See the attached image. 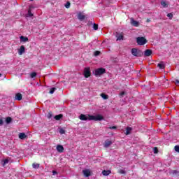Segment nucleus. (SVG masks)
<instances>
[{
    "label": "nucleus",
    "instance_id": "19",
    "mask_svg": "<svg viewBox=\"0 0 179 179\" xmlns=\"http://www.w3.org/2000/svg\"><path fill=\"white\" fill-rule=\"evenodd\" d=\"M32 168H34L35 169H38L40 168V164H36V163H34V164H32Z\"/></svg>",
    "mask_w": 179,
    "mask_h": 179
},
{
    "label": "nucleus",
    "instance_id": "36",
    "mask_svg": "<svg viewBox=\"0 0 179 179\" xmlns=\"http://www.w3.org/2000/svg\"><path fill=\"white\" fill-rule=\"evenodd\" d=\"M64 6H66V8H69L71 6V3L70 2H67L66 3V5H64Z\"/></svg>",
    "mask_w": 179,
    "mask_h": 179
},
{
    "label": "nucleus",
    "instance_id": "20",
    "mask_svg": "<svg viewBox=\"0 0 179 179\" xmlns=\"http://www.w3.org/2000/svg\"><path fill=\"white\" fill-rule=\"evenodd\" d=\"M20 40L22 42H27V41H29V39H28L27 37H24V36H22L20 37Z\"/></svg>",
    "mask_w": 179,
    "mask_h": 179
},
{
    "label": "nucleus",
    "instance_id": "26",
    "mask_svg": "<svg viewBox=\"0 0 179 179\" xmlns=\"http://www.w3.org/2000/svg\"><path fill=\"white\" fill-rule=\"evenodd\" d=\"M36 76H37V73L34 72V73H30V78H35Z\"/></svg>",
    "mask_w": 179,
    "mask_h": 179
},
{
    "label": "nucleus",
    "instance_id": "47",
    "mask_svg": "<svg viewBox=\"0 0 179 179\" xmlns=\"http://www.w3.org/2000/svg\"><path fill=\"white\" fill-rule=\"evenodd\" d=\"M1 76H2V74H1V73H0V77H1Z\"/></svg>",
    "mask_w": 179,
    "mask_h": 179
},
{
    "label": "nucleus",
    "instance_id": "43",
    "mask_svg": "<svg viewBox=\"0 0 179 179\" xmlns=\"http://www.w3.org/2000/svg\"><path fill=\"white\" fill-rule=\"evenodd\" d=\"M8 162H9V160H8V159H4V161H3V164H8Z\"/></svg>",
    "mask_w": 179,
    "mask_h": 179
},
{
    "label": "nucleus",
    "instance_id": "38",
    "mask_svg": "<svg viewBox=\"0 0 179 179\" xmlns=\"http://www.w3.org/2000/svg\"><path fill=\"white\" fill-rule=\"evenodd\" d=\"M117 126H113V127H108V129H117Z\"/></svg>",
    "mask_w": 179,
    "mask_h": 179
},
{
    "label": "nucleus",
    "instance_id": "37",
    "mask_svg": "<svg viewBox=\"0 0 179 179\" xmlns=\"http://www.w3.org/2000/svg\"><path fill=\"white\" fill-rule=\"evenodd\" d=\"M124 94H125V92H122L120 94V97H124Z\"/></svg>",
    "mask_w": 179,
    "mask_h": 179
},
{
    "label": "nucleus",
    "instance_id": "32",
    "mask_svg": "<svg viewBox=\"0 0 179 179\" xmlns=\"http://www.w3.org/2000/svg\"><path fill=\"white\" fill-rule=\"evenodd\" d=\"M52 117V112H49V113H48V115H47V117H48V119H51Z\"/></svg>",
    "mask_w": 179,
    "mask_h": 179
},
{
    "label": "nucleus",
    "instance_id": "35",
    "mask_svg": "<svg viewBox=\"0 0 179 179\" xmlns=\"http://www.w3.org/2000/svg\"><path fill=\"white\" fill-rule=\"evenodd\" d=\"M175 152H179V145H176L174 147Z\"/></svg>",
    "mask_w": 179,
    "mask_h": 179
},
{
    "label": "nucleus",
    "instance_id": "3",
    "mask_svg": "<svg viewBox=\"0 0 179 179\" xmlns=\"http://www.w3.org/2000/svg\"><path fill=\"white\" fill-rule=\"evenodd\" d=\"M136 41L138 45H144L148 43V40H146L143 37H138L136 38Z\"/></svg>",
    "mask_w": 179,
    "mask_h": 179
},
{
    "label": "nucleus",
    "instance_id": "40",
    "mask_svg": "<svg viewBox=\"0 0 179 179\" xmlns=\"http://www.w3.org/2000/svg\"><path fill=\"white\" fill-rule=\"evenodd\" d=\"M28 14H29V17H32L33 16V14L31 13V11L30 10H29Z\"/></svg>",
    "mask_w": 179,
    "mask_h": 179
},
{
    "label": "nucleus",
    "instance_id": "44",
    "mask_svg": "<svg viewBox=\"0 0 179 179\" xmlns=\"http://www.w3.org/2000/svg\"><path fill=\"white\" fill-rule=\"evenodd\" d=\"M3 125V120L2 119H0V126H2Z\"/></svg>",
    "mask_w": 179,
    "mask_h": 179
},
{
    "label": "nucleus",
    "instance_id": "12",
    "mask_svg": "<svg viewBox=\"0 0 179 179\" xmlns=\"http://www.w3.org/2000/svg\"><path fill=\"white\" fill-rule=\"evenodd\" d=\"M80 120L81 121H87V120H88V117H87L85 115L81 114V115H80Z\"/></svg>",
    "mask_w": 179,
    "mask_h": 179
},
{
    "label": "nucleus",
    "instance_id": "34",
    "mask_svg": "<svg viewBox=\"0 0 179 179\" xmlns=\"http://www.w3.org/2000/svg\"><path fill=\"white\" fill-rule=\"evenodd\" d=\"M118 173H119L120 174H125V173H126L125 171H124V170H122V169L119 170V171H118Z\"/></svg>",
    "mask_w": 179,
    "mask_h": 179
},
{
    "label": "nucleus",
    "instance_id": "18",
    "mask_svg": "<svg viewBox=\"0 0 179 179\" xmlns=\"http://www.w3.org/2000/svg\"><path fill=\"white\" fill-rule=\"evenodd\" d=\"M85 18V16L83 14H82V13L78 14V19H79L80 21L84 20Z\"/></svg>",
    "mask_w": 179,
    "mask_h": 179
},
{
    "label": "nucleus",
    "instance_id": "13",
    "mask_svg": "<svg viewBox=\"0 0 179 179\" xmlns=\"http://www.w3.org/2000/svg\"><path fill=\"white\" fill-rule=\"evenodd\" d=\"M27 137V136L25 134V133H20V134L18 135V138H20V139H25Z\"/></svg>",
    "mask_w": 179,
    "mask_h": 179
},
{
    "label": "nucleus",
    "instance_id": "33",
    "mask_svg": "<svg viewBox=\"0 0 179 179\" xmlns=\"http://www.w3.org/2000/svg\"><path fill=\"white\" fill-rule=\"evenodd\" d=\"M153 152H154V154H157V153H158L157 147H154V148H153Z\"/></svg>",
    "mask_w": 179,
    "mask_h": 179
},
{
    "label": "nucleus",
    "instance_id": "39",
    "mask_svg": "<svg viewBox=\"0 0 179 179\" xmlns=\"http://www.w3.org/2000/svg\"><path fill=\"white\" fill-rule=\"evenodd\" d=\"M59 133L62 134H65V130L61 129L59 130Z\"/></svg>",
    "mask_w": 179,
    "mask_h": 179
},
{
    "label": "nucleus",
    "instance_id": "22",
    "mask_svg": "<svg viewBox=\"0 0 179 179\" xmlns=\"http://www.w3.org/2000/svg\"><path fill=\"white\" fill-rule=\"evenodd\" d=\"M88 120H94L95 121L96 120V116L94 115H88Z\"/></svg>",
    "mask_w": 179,
    "mask_h": 179
},
{
    "label": "nucleus",
    "instance_id": "28",
    "mask_svg": "<svg viewBox=\"0 0 179 179\" xmlns=\"http://www.w3.org/2000/svg\"><path fill=\"white\" fill-rule=\"evenodd\" d=\"M100 53H101L100 51L96 50L94 52V57H98L100 55Z\"/></svg>",
    "mask_w": 179,
    "mask_h": 179
},
{
    "label": "nucleus",
    "instance_id": "46",
    "mask_svg": "<svg viewBox=\"0 0 179 179\" xmlns=\"http://www.w3.org/2000/svg\"><path fill=\"white\" fill-rule=\"evenodd\" d=\"M147 22H150V19H148V20H147Z\"/></svg>",
    "mask_w": 179,
    "mask_h": 179
},
{
    "label": "nucleus",
    "instance_id": "10",
    "mask_svg": "<svg viewBox=\"0 0 179 179\" xmlns=\"http://www.w3.org/2000/svg\"><path fill=\"white\" fill-rule=\"evenodd\" d=\"M104 117L101 115H96L95 116V121H102Z\"/></svg>",
    "mask_w": 179,
    "mask_h": 179
},
{
    "label": "nucleus",
    "instance_id": "29",
    "mask_svg": "<svg viewBox=\"0 0 179 179\" xmlns=\"http://www.w3.org/2000/svg\"><path fill=\"white\" fill-rule=\"evenodd\" d=\"M93 29H94V30H98L99 29V25L98 24H96V23H94V25H93Z\"/></svg>",
    "mask_w": 179,
    "mask_h": 179
},
{
    "label": "nucleus",
    "instance_id": "14",
    "mask_svg": "<svg viewBox=\"0 0 179 179\" xmlns=\"http://www.w3.org/2000/svg\"><path fill=\"white\" fill-rule=\"evenodd\" d=\"M15 99L18 101H21L22 99V95L20 93H17L15 94Z\"/></svg>",
    "mask_w": 179,
    "mask_h": 179
},
{
    "label": "nucleus",
    "instance_id": "2",
    "mask_svg": "<svg viewBox=\"0 0 179 179\" xmlns=\"http://www.w3.org/2000/svg\"><path fill=\"white\" fill-rule=\"evenodd\" d=\"M104 73H106V69L104 68H99V69H96L94 71V74L95 76H101L102 75H103Z\"/></svg>",
    "mask_w": 179,
    "mask_h": 179
},
{
    "label": "nucleus",
    "instance_id": "4",
    "mask_svg": "<svg viewBox=\"0 0 179 179\" xmlns=\"http://www.w3.org/2000/svg\"><path fill=\"white\" fill-rule=\"evenodd\" d=\"M83 76L86 78H88L91 76V72H90V67H85L83 70Z\"/></svg>",
    "mask_w": 179,
    "mask_h": 179
},
{
    "label": "nucleus",
    "instance_id": "8",
    "mask_svg": "<svg viewBox=\"0 0 179 179\" xmlns=\"http://www.w3.org/2000/svg\"><path fill=\"white\" fill-rule=\"evenodd\" d=\"M90 173H91V172H90V170H83V174L86 178L90 177Z\"/></svg>",
    "mask_w": 179,
    "mask_h": 179
},
{
    "label": "nucleus",
    "instance_id": "24",
    "mask_svg": "<svg viewBox=\"0 0 179 179\" xmlns=\"http://www.w3.org/2000/svg\"><path fill=\"white\" fill-rule=\"evenodd\" d=\"M12 117H8L7 118H6V122H7L8 124H9L10 122H12Z\"/></svg>",
    "mask_w": 179,
    "mask_h": 179
},
{
    "label": "nucleus",
    "instance_id": "17",
    "mask_svg": "<svg viewBox=\"0 0 179 179\" xmlns=\"http://www.w3.org/2000/svg\"><path fill=\"white\" fill-rule=\"evenodd\" d=\"M102 174L103 176H109L110 174H111V171L110 170H108V171H102Z\"/></svg>",
    "mask_w": 179,
    "mask_h": 179
},
{
    "label": "nucleus",
    "instance_id": "7",
    "mask_svg": "<svg viewBox=\"0 0 179 179\" xmlns=\"http://www.w3.org/2000/svg\"><path fill=\"white\" fill-rule=\"evenodd\" d=\"M25 52V47L24 45H21L20 49H18V55H22Z\"/></svg>",
    "mask_w": 179,
    "mask_h": 179
},
{
    "label": "nucleus",
    "instance_id": "27",
    "mask_svg": "<svg viewBox=\"0 0 179 179\" xmlns=\"http://www.w3.org/2000/svg\"><path fill=\"white\" fill-rule=\"evenodd\" d=\"M124 36L122 34H119L117 36V41L123 40Z\"/></svg>",
    "mask_w": 179,
    "mask_h": 179
},
{
    "label": "nucleus",
    "instance_id": "6",
    "mask_svg": "<svg viewBox=\"0 0 179 179\" xmlns=\"http://www.w3.org/2000/svg\"><path fill=\"white\" fill-rule=\"evenodd\" d=\"M57 151L62 153V152H64V148L63 145H57Z\"/></svg>",
    "mask_w": 179,
    "mask_h": 179
},
{
    "label": "nucleus",
    "instance_id": "45",
    "mask_svg": "<svg viewBox=\"0 0 179 179\" xmlns=\"http://www.w3.org/2000/svg\"><path fill=\"white\" fill-rule=\"evenodd\" d=\"M179 172L178 171H173V174H178Z\"/></svg>",
    "mask_w": 179,
    "mask_h": 179
},
{
    "label": "nucleus",
    "instance_id": "1",
    "mask_svg": "<svg viewBox=\"0 0 179 179\" xmlns=\"http://www.w3.org/2000/svg\"><path fill=\"white\" fill-rule=\"evenodd\" d=\"M131 54L136 57H142L143 56V51L136 48L131 49Z\"/></svg>",
    "mask_w": 179,
    "mask_h": 179
},
{
    "label": "nucleus",
    "instance_id": "31",
    "mask_svg": "<svg viewBox=\"0 0 179 179\" xmlns=\"http://www.w3.org/2000/svg\"><path fill=\"white\" fill-rule=\"evenodd\" d=\"M167 17L170 18L171 20L173 18V13H169L166 15Z\"/></svg>",
    "mask_w": 179,
    "mask_h": 179
},
{
    "label": "nucleus",
    "instance_id": "30",
    "mask_svg": "<svg viewBox=\"0 0 179 179\" xmlns=\"http://www.w3.org/2000/svg\"><path fill=\"white\" fill-rule=\"evenodd\" d=\"M161 5H162V6H164V8L168 6L167 3H166L165 1H162Z\"/></svg>",
    "mask_w": 179,
    "mask_h": 179
},
{
    "label": "nucleus",
    "instance_id": "21",
    "mask_svg": "<svg viewBox=\"0 0 179 179\" xmlns=\"http://www.w3.org/2000/svg\"><path fill=\"white\" fill-rule=\"evenodd\" d=\"M101 98L103 99H109V96L105 94L104 93H101Z\"/></svg>",
    "mask_w": 179,
    "mask_h": 179
},
{
    "label": "nucleus",
    "instance_id": "42",
    "mask_svg": "<svg viewBox=\"0 0 179 179\" xmlns=\"http://www.w3.org/2000/svg\"><path fill=\"white\" fill-rule=\"evenodd\" d=\"M52 173H53V175H57L58 174V172L57 171H52Z\"/></svg>",
    "mask_w": 179,
    "mask_h": 179
},
{
    "label": "nucleus",
    "instance_id": "11",
    "mask_svg": "<svg viewBox=\"0 0 179 179\" xmlns=\"http://www.w3.org/2000/svg\"><path fill=\"white\" fill-rule=\"evenodd\" d=\"M110 145H112V141L107 140L103 143V148H108Z\"/></svg>",
    "mask_w": 179,
    "mask_h": 179
},
{
    "label": "nucleus",
    "instance_id": "15",
    "mask_svg": "<svg viewBox=\"0 0 179 179\" xmlns=\"http://www.w3.org/2000/svg\"><path fill=\"white\" fill-rule=\"evenodd\" d=\"M63 117H64V115L59 114V115H55L54 118L55 120L59 121Z\"/></svg>",
    "mask_w": 179,
    "mask_h": 179
},
{
    "label": "nucleus",
    "instance_id": "9",
    "mask_svg": "<svg viewBox=\"0 0 179 179\" xmlns=\"http://www.w3.org/2000/svg\"><path fill=\"white\" fill-rule=\"evenodd\" d=\"M131 24L135 27H138L139 26V22L137 20L133 19L131 20Z\"/></svg>",
    "mask_w": 179,
    "mask_h": 179
},
{
    "label": "nucleus",
    "instance_id": "48",
    "mask_svg": "<svg viewBox=\"0 0 179 179\" xmlns=\"http://www.w3.org/2000/svg\"><path fill=\"white\" fill-rule=\"evenodd\" d=\"M29 1H34V0H29Z\"/></svg>",
    "mask_w": 179,
    "mask_h": 179
},
{
    "label": "nucleus",
    "instance_id": "23",
    "mask_svg": "<svg viewBox=\"0 0 179 179\" xmlns=\"http://www.w3.org/2000/svg\"><path fill=\"white\" fill-rule=\"evenodd\" d=\"M157 66L160 69H165V65L162 63H159L158 64Z\"/></svg>",
    "mask_w": 179,
    "mask_h": 179
},
{
    "label": "nucleus",
    "instance_id": "41",
    "mask_svg": "<svg viewBox=\"0 0 179 179\" xmlns=\"http://www.w3.org/2000/svg\"><path fill=\"white\" fill-rule=\"evenodd\" d=\"M175 85H179V80L178 79L175 80Z\"/></svg>",
    "mask_w": 179,
    "mask_h": 179
},
{
    "label": "nucleus",
    "instance_id": "16",
    "mask_svg": "<svg viewBox=\"0 0 179 179\" xmlns=\"http://www.w3.org/2000/svg\"><path fill=\"white\" fill-rule=\"evenodd\" d=\"M131 131H132V128L130 127H127L126 128L125 134H126V135H129V134H131Z\"/></svg>",
    "mask_w": 179,
    "mask_h": 179
},
{
    "label": "nucleus",
    "instance_id": "5",
    "mask_svg": "<svg viewBox=\"0 0 179 179\" xmlns=\"http://www.w3.org/2000/svg\"><path fill=\"white\" fill-rule=\"evenodd\" d=\"M152 54V50L151 49H147L144 52V56L148 57H150Z\"/></svg>",
    "mask_w": 179,
    "mask_h": 179
},
{
    "label": "nucleus",
    "instance_id": "25",
    "mask_svg": "<svg viewBox=\"0 0 179 179\" xmlns=\"http://www.w3.org/2000/svg\"><path fill=\"white\" fill-rule=\"evenodd\" d=\"M56 90H57L56 87H52V88H50L49 93L52 94L53 93H55V91H56Z\"/></svg>",
    "mask_w": 179,
    "mask_h": 179
}]
</instances>
